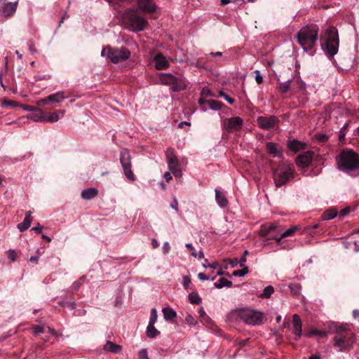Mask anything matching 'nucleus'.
<instances>
[{
  "label": "nucleus",
  "mask_w": 359,
  "mask_h": 359,
  "mask_svg": "<svg viewBox=\"0 0 359 359\" xmlns=\"http://www.w3.org/2000/svg\"><path fill=\"white\" fill-rule=\"evenodd\" d=\"M318 30L316 25H310L302 27L297 33L298 43L304 51H309L313 48L318 40Z\"/></svg>",
  "instance_id": "obj_1"
},
{
  "label": "nucleus",
  "mask_w": 359,
  "mask_h": 359,
  "mask_svg": "<svg viewBox=\"0 0 359 359\" xmlns=\"http://www.w3.org/2000/svg\"><path fill=\"white\" fill-rule=\"evenodd\" d=\"M338 168L346 172L359 170V155L353 149H343L337 157Z\"/></svg>",
  "instance_id": "obj_2"
},
{
  "label": "nucleus",
  "mask_w": 359,
  "mask_h": 359,
  "mask_svg": "<svg viewBox=\"0 0 359 359\" xmlns=\"http://www.w3.org/2000/svg\"><path fill=\"white\" fill-rule=\"evenodd\" d=\"M122 20L130 30L136 32L143 30L147 23L136 9L126 10L123 14Z\"/></svg>",
  "instance_id": "obj_3"
},
{
  "label": "nucleus",
  "mask_w": 359,
  "mask_h": 359,
  "mask_svg": "<svg viewBox=\"0 0 359 359\" xmlns=\"http://www.w3.org/2000/svg\"><path fill=\"white\" fill-rule=\"evenodd\" d=\"M336 336L334 337V346L339 351H343L348 348L354 342L353 333L348 329L339 326L336 329Z\"/></svg>",
  "instance_id": "obj_4"
},
{
  "label": "nucleus",
  "mask_w": 359,
  "mask_h": 359,
  "mask_svg": "<svg viewBox=\"0 0 359 359\" xmlns=\"http://www.w3.org/2000/svg\"><path fill=\"white\" fill-rule=\"evenodd\" d=\"M294 177V170L288 163L280 165L273 172L275 185L280 187Z\"/></svg>",
  "instance_id": "obj_5"
},
{
  "label": "nucleus",
  "mask_w": 359,
  "mask_h": 359,
  "mask_svg": "<svg viewBox=\"0 0 359 359\" xmlns=\"http://www.w3.org/2000/svg\"><path fill=\"white\" fill-rule=\"evenodd\" d=\"M101 55L109 59L113 63H118L128 59L130 52L126 48H112L107 46L102 48Z\"/></svg>",
  "instance_id": "obj_6"
},
{
  "label": "nucleus",
  "mask_w": 359,
  "mask_h": 359,
  "mask_svg": "<svg viewBox=\"0 0 359 359\" xmlns=\"http://www.w3.org/2000/svg\"><path fill=\"white\" fill-rule=\"evenodd\" d=\"M235 314L241 320L249 325H258L263 322V313L255 310L242 309L236 311Z\"/></svg>",
  "instance_id": "obj_7"
},
{
  "label": "nucleus",
  "mask_w": 359,
  "mask_h": 359,
  "mask_svg": "<svg viewBox=\"0 0 359 359\" xmlns=\"http://www.w3.org/2000/svg\"><path fill=\"white\" fill-rule=\"evenodd\" d=\"M158 82L165 85H170V89L174 92L181 91L187 87L186 82L182 78L175 77L170 73L158 74Z\"/></svg>",
  "instance_id": "obj_8"
},
{
  "label": "nucleus",
  "mask_w": 359,
  "mask_h": 359,
  "mask_svg": "<svg viewBox=\"0 0 359 359\" xmlns=\"http://www.w3.org/2000/svg\"><path fill=\"white\" fill-rule=\"evenodd\" d=\"M339 46V40L334 30L327 32V39L321 43L322 49L330 57L337 54Z\"/></svg>",
  "instance_id": "obj_9"
},
{
  "label": "nucleus",
  "mask_w": 359,
  "mask_h": 359,
  "mask_svg": "<svg viewBox=\"0 0 359 359\" xmlns=\"http://www.w3.org/2000/svg\"><path fill=\"white\" fill-rule=\"evenodd\" d=\"M120 162L126 178L130 181H134L135 177L131 170V157L128 149H124L121 150Z\"/></svg>",
  "instance_id": "obj_10"
},
{
  "label": "nucleus",
  "mask_w": 359,
  "mask_h": 359,
  "mask_svg": "<svg viewBox=\"0 0 359 359\" xmlns=\"http://www.w3.org/2000/svg\"><path fill=\"white\" fill-rule=\"evenodd\" d=\"M165 157L169 170L175 177H181L182 172L180 169L179 162L173 149H168L165 151Z\"/></svg>",
  "instance_id": "obj_11"
},
{
  "label": "nucleus",
  "mask_w": 359,
  "mask_h": 359,
  "mask_svg": "<svg viewBox=\"0 0 359 359\" xmlns=\"http://www.w3.org/2000/svg\"><path fill=\"white\" fill-rule=\"evenodd\" d=\"M243 119L239 116H235L225 119L223 122L224 128L228 132L238 131L243 126Z\"/></svg>",
  "instance_id": "obj_12"
},
{
  "label": "nucleus",
  "mask_w": 359,
  "mask_h": 359,
  "mask_svg": "<svg viewBox=\"0 0 359 359\" xmlns=\"http://www.w3.org/2000/svg\"><path fill=\"white\" fill-rule=\"evenodd\" d=\"M257 121L259 126L265 130L273 128L278 122V118L275 116H259Z\"/></svg>",
  "instance_id": "obj_13"
},
{
  "label": "nucleus",
  "mask_w": 359,
  "mask_h": 359,
  "mask_svg": "<svg viewBox=\"0 0 359 359\" xmlns=\"http://www.w3.org/2000/svg\"><path fill=\"white\" fill-rule=\"evenodd\" d=\"M156 320V310L155 308H153L151 311V317L146 331L147 336L149 338H154L157 335V330L154 326Z\"/></svg>",
  "instance_id": "obj_14"
},
{
  "label": "nucleus",
  "mask_w": 359,
  "mask_h": 359,
  "mask_svg": "<svg viewBox=\"0 0 359 359\" xmlns=\"http://www.w3.org/2000/svg\"><path fill=\"white\" fill-rule=\"evenodd\" d=\"M17 6L18 1L4 4L0 8V13L4 17H10L15 13Z\"/></svg>",
  "instance_id": "obj_15"
},
{
  "label": "nucleus",
  "mask_w": 359,
  "mask_h": 359,
  "mask_svg": "<svg viewBox=\"0 0 359 359\" xmlns=\"http://www.w3.org/2000/svg\"><path fill=\"white\" fill-rule=\"evenodd\" d=\"M63 91H59L56 93L48 95L41 100V102L47 104L48 102L60 103L66 99Z\"/></svg>",
  "instance_id": "obj_16"
},
{
  "label": "nucleus",
  "mask_w": 359,
  "mask_h": 359,
  "mask_svg": "<svg viewBox=\"0 0 359 359\" xmlns=\"http://www.w3.org/2000/svg\"><path fill=\"white\" fill-rule=\"evenodd\" d=\"M137 6L144 13H151L156 9V5L151 0H137Z\"/></svg>",
  "instance_id": "obj_17"
},
{
  "label": "nucleus",
  "mask_w": 359,
  "mask_h": 359,
  "mask_svg": "<svg viewBox=\"0 0 359 359\" xmlns=\"http://www.w3.org/2000/svg\"><path fill=\"white\" fill-rule=\"evenodd\" d=\"M292 325H293V334H294V339L297 340L302 335V323L297 314L292 316Z\"/></svg>",
  "instance_id": "obj_18"
},
{
  "label": "nucleus",
  "mask_w": 359,
  "mask_h": 359,
  "mask_svg": "<svg viewBox=\"0 0 359 359\" xmlns=\"http://www.w3.org/2000/svg\"><path fill=\"white\" fill-rule=\"evenodd\" d=\"M312 160V153L310 151L304 152L303 154H300L297 160L296 163L297 164L302 168L308 166Z\"/></svg>",
  "instance_id": "obj_19"
},
{
  "label": "nucleus",
  "mask_w": 359,
  "mask_h": 359,
  "mask_svg": "<svg viewBox=\"0 0 359 359\" xmlns=\"http://www.w3.org/2000/svg\"><path fill=\"white\" fill-rule=\"evenodd\" d=\"M32 221V212L28 211L26 212L23 222L18 224V229L20 230V231H24L27 230L30 226Z\"/></svg>",
  "instance_id": "obj_20"
},
{
  "label": "nucleus",
  "mask_w": 359,
  "mask_h": 359,
  "mask_svg": "<svg viewBox=\"0 0 359 359\" xmlns=\"http://www.w3.org/2000/svg\"><path fill=\"white\" fill-rule=\"evenodd\" d=\"M34 111L29 116V118L34 122L45 121L46 114L40 109L36 108Z\"/></svg>",
  "instance_id": "obj_21"
},
{
  "label": "nucleus",
  "mask_w": 359,
  "mask_h": 359,
  "mask_svg": "<svg viewBox=\"0 0 359 359\" xmlns=\"http://www.w3.org/2000/svg\"><path fill=\"white\" fill-rule=\"evenodd\" d=\"M104 349L105 351L114 353H121L122 348L121 346L116 344L110 341H107L104 346Z\"/></svg>",
  "instance_id": "obj_22"
},
{
  "label": "nucleus",
  "mask_w": 359,
  "mask_h": 359,
  "mask_svg": "<svg viewBox=\"0 0 359 359\" xmlns=\"http://www.w3.org/2000/svg\"><path fill=\"white\" fill-rule=\"evenodd\" d=\"M98 194V191L95 188H88L84 189L81 192V197L83 199L90 200L95 196H96Z\"/></svg>",
  "instance_id": "obj_23"
},
{
  "label": "nucleus",
  "mask_w": 359,
  "mask_h": 359,
  "mask_svg": "<svg viewBox=\"0 0 359 359\" xmlns=\"http://www.w3.org/2000/svg\"><path fill=\"white\" fill-rule=\"evenodd\" d=\"M266 148L268 154L272 155L273 157L278 156L280 154L277 147V145L275 143L267 142L266 144Z\"/></svg>",
  "instance_id": "obj_24"
},
{
  "label": "nucleus",
  "mask_w": 359,
  "mask_h": 359,
  "mask_svg": "<svg viewBox=\"0 0 359 359\" xmlns=\"http://www.w3.org/2000/svg\"><path fill=\"white\" fill-rule=\"evenodd\" d=\"M215 198L217 201V204L222 207H226L228 204V201L224 196V195L220 192L219 190H215Z\"/></svg>",
  "instance_id": "obj_25"
},
{
  "label": "nucleus",
  "mask_w": 359,
  "mask_h": 359,
  "mask_svg": "<svg viewBox=\"0 0 359 359\" xmlns=\"http://www.w3.org/2000/svg\"><path fill=\"white\" fill-rule=\"evenodd\" d=\"M162 311L165 320L168 321L172 320L177 316L176 312L170 307L164 308Z\"/></svg>",
  "instance_id": "obj_26"
},
{
  "label": "nucleus",
  "mask_w": 359,
  "mask_h": 359,
  "mask_svg": "<svg viewBox=\"0 0 359 359\" xmlns=\"http://www.w3.org/2000/svg\"><path fill=\"white\" fill-rule=\"evenodd\" d=\"M298 229V226H292L291 228L287 229L285 231H284L281 236L276 238V242L278 244H280V241H281V239H283V238H285V237H287V236H293L294 233H295V231Z\"/></svg>",
  "instance_id": "obj_27"
},
{
  "label": "nucleus",
  "mask_w": 359,
  "mask_h": 359,
  "mask_svg": "<svg viewBox=\"0 0 359 359\" xmlns=\"http://www.w3.org/2000/svg\"><path fill=\"white\" fill-rule=\"evenodd\" d=\"M169 67V60L162 54L158 53V70L164 69Z\"/></svg>",
  "instance_id": "obj_28"
},
{
  "label": "nucleus",
  "mask_w": 359,
  "mask_h": 359,
  "mask_svg": "<svg viewBox=\"0 0 359 359\" xmlns=\"http://www.w3.org/2000/svg\"><path fill=\"white\" fill-rule=\"evenodd\" d=\"M232 283L224 278H219L218 282L215 283V287L217 288H222L224 287H230Z\"/></svg>",
  "instance_id": "obj_29"
},
{
  "label": "nucleus",
  "mask_w": 359,
  "mask_h": 359,
  "mask_svg": "<svg viewBox=\"0 0 359 359\" xmlns=\"http://www.w3.org/2000/svg\"><path fill=\"white\" fill-rule=\"evenodd\" d=\"M60 118V116L57 112L49 113L45 115V121L50 123L57 122Z\"/></svg>",
  "instance_id": "obj_30"
},
{
  "label": "nucleus",
  "mask_w": 359,
  "mask_h": 359,
  "mask_svg": "<svg viewBox=\"0 0 359 359\" xmlns=\"http://www.w3.org/2000/svg\"><path fill=\"white\" fill-rule=\"evenodd\" d=\"M337 215V211L335 209H330L327 211H325L323 215V217L325 220H330L335 217Z\"/></svg>",
  "instance_id": "obj_31"
},
{
  "label": "nucleus",
  "mask_w": 359,
  "mask_h": 359,
  "mask_svg": "<svg viewBox=\"0 0 359 359\" xmlns=\"http://www.w3.org/2000/svg\"><path fill=\"white\" fill-rule=\"evenodd\" d=\"M274 288L271 285H269L264 289L263 292L259 295L261 298H269L273 293Z\"/></svg>",
  "instance_id": "obj_32"
},
{
  "label": "nucleus",
  "mask_w": 359,
  "mask_h": 359,
  "mask_svg": "<svg viewBox=\"0 0 359 359\" xmlns=\"http://www.w3.org/2000/svg\"><path fill=\"white\" fill-rule=\"evenodd\" d=\"M207 104H208L210 109L215 111L220 109L222 105L221 102L215 100H207Z\"/></svg>",
  "instance_id": "obj_33"
},
{
  "label": "nucleus",
  "mask_w": 359,
  "mask_h": 359,
  "mask_svg": "<svg viewBox=\"0 0 359 359\" xmlns=\"http://www.w3.org/2000/svg\"><path fill=\"white\" fill-rule=\"evenodd\" d=\"M289 147L291 150L297 151L303 149V144L297 140H293L292 142H290Z\"/></svg>",
  "instance_id": "obj_34"
},
{
  "label": "nucleus",
  "mask_w": 359,
  "mask_h": 359,
  "mask_svg": "<svg viewBox=\"0 0 359 359\" xmlns=\"http://www.w3.org/2000/svg\"><path fill=\"white\" fill-rule=\"evenodd\" d=\"M189 300L191 304H198L201 302L199 295L195 292H191L189 294Z\"/></svg>",
  "instance_id": "obj_35"
},
{
  "label": "nucleus",
  "mask_w": 359,
  "mask_h": 359,
  "mask_svg": "<svg viewBox=\"0 0 359 359\" xmlns=\"http://www.w3.org/2000/svg\"><path fill=\"white\" fill-rule=\"evenodd\" d=\"M306 335L307 337H312L313 335H320L321 337H326L327 336V332H323V331H320V330H312L306 334Z\"/></svg>",
  "instance_id": "obj_36"
},
{
  "label": "nucleus",
  "mask_w": 359,
  "mask_h": 359,
  "mask_svg": "<svg viewBox=\"0 0 359 359\" xmlns=\"http://www.w3.org/2000/svg\"><path fill=\"white\" fill-rule=\"evenodd\" d=\"M248 273V267H245L241 270H236V271H233V276L242 277V276H244L245 275H246Z\"/></svg>",
  "instance_id": "obj_37"
},
{
  "label": "nucleus",
  "mask_w": 359,
  "mask_h": 359,
  "mask_svg": "<svg viewBox=\"0 0 359 359\" xmlns=\"http://www.w3.org/2000/svg\"><path fill=\"white\" fill-rule=\"evenodd\" d=\"M83 280L84 277H81L78 280L75 281L72 285V289L74 290H78L80 288L81 284L83 283Z\"/></svg>",
  "instance_id": "obj_38"
},
{
  "label": "nucleus",
  "mask_w": 359,
  "mask_h": 359,
  "mask_svg": "<svg viewBox=\"0 0 359 359\" xmlns=\"http://www.w3.org/2000/svg\"><path fill=\"white\" fill-rule=\"evenodd\" d=\"M219 95L220 97H222L229 104H232L234 103V100L232 99L231 97H230L228 95H226L223 91H222V90L219 91Z\"/></svg>",
  "instance_id": "obj_39"
},
{
  "label": "nucleus",
  "mask_w": 359,
  "mask_h": 359,
  "mask_svg": "<svg viewBox=\"0 0 359 359\" xmlns=\"http://www.w3.org/2000/svg\"><path fill=\"white\" fill-rule=\"evenodd\" d=\"M289 88H290V80H288L285 82L281 83L280 85V89L282 91V93L287 92V90L289 89Z\"/></svg>",
  "instance_id": "obj_40"
},
{
  "label": "nucleus",
  "mask_w": 359,
  "mask_h": 359,
  "mask_svg": "<svg viewBox=\"0 0 359 359\" xmlns=\"http://www.w3.org/2000/svg\"><path fill=\"white\" fill-rule=\"evenodd\" d=\"M7 252L8 254V258L10 259V260H11L12 262H14V261L16 260L17 254H16V252L14 250L9 249L7 251Z\"/></svg>",
  "instance_id": "obj_41"
},
{
  "label": "nucleus",
  "mask_w": 359,
  "mask_h": 359,
  "mask_svg": "<svg viewBox=\"0 0 359 359\" xmlns=\"http://www.w3.org/2000/svg\"><path fill=\"white\" fill-rule=\"evenodd\" d=\"M186 248L191 252V255L194 257H197V252L191 243H187Z\"/></svg>",
  "instance_id": "obj_42"
},
{
  "label": "nucleus",
  "mask_w": 359,
  "mask_h": 359,
  "mask_svg": "<svg viewBox=\"0 0 359 359\" xmlns=\"http://www.w3.org/2000/svg\"><path fill=\"white\" fill-rule=\"evenodd\" d=\"M255 81L258 84H261L263 82V77L260 74V72L259 70H255Z\"/></svg>",
  "instance_id": "obj_43"
},
{
  "label": "nucleus",
  "mask_w": 359,
  "mask_h": 359,
  "mask_svg": "<svg viewBox=\"0 0 359 359\" xmlns=\"http://www.w3.org/2000/svg\"><path fill=\"white\" fill-rule=\"evenodd\" d=\"M140 359H149L147 355V351L145 348L140 350L138 353Z\"/></svg>",
  "instance_id": "obj_44"
},
{
  "label": "nucleus",
  "mask_w": 359,
  "mask_h": 359,
  "mask_svg": "<svg viewBox=\"0 0 359 359\" xmlns=\"http://www.w3.org/2000/svg\"><path fill=\"white\" fill-rule=\"evenodd\" d=\"M44 327L41 325H36L33 328V332L35 334L43 332Z\"/></svg>",
  "instance_id": "obj_45"
},
{
  "label": "nucleus",
  "mask_w": 359,
  "mask_h": 359,
  "mask_svg": "<svg viewBox=\"0 0 359 359\" xmlns=\"http://www.w3.org/2000/svg\"><path fill=\"white\" fill-rule=\"evenodd\" d=\"M162 250H163V253H165V254H168L170 252V245L168 242H165L163 243Z\"/></svg>",
  "instance_id": "obj_46"
},
{
  "label": "nucleus",
  "mask_w": 359,
  "mask_h": 359,
  "mask_svg": "<svg viewBox=\"0 0 359 359\" xmlns=\"http://www.w3.org/2000/svg\"><path fill=\"white\" fill-rule=\"evenodd\" d=\"M350 212V208H346L343 210H341L340 212H339V217L340 218H343L346 215H347Z\"/></svg>",
  "instance_id": "obj_47"
},
{
  "label": "nucleus",
  "mask_w": 359,
  "mask_h": 359,
  "mask_svg": "<svg viewBox=\"0 0 359 359\" xmlns=\"http://www.w3.org/2000/svg\"><path fill=\"white\" fill-rule=\"evenodd\" d=\"M170 207L176 212H178V202L175 198H174L172 201L170 203Z\"/></svg>",
  "instance_id": "obj_48"
},
{
  "label": "nucleus",
  "mask_w": 359,
  "mask_h": 359,
  "mask_svg": "<svg viewBox=\"0 0 359 359\" xmlns=\"http://www.w3.org/2000/svg\"><path fill=\"white\" fill-rule=\"evenodd\" d=\"M228 262L233 268L237 266L238 264H240L239 260L237 258L234 259H228Z\"/></svg>",
  "instance_id": "obj_49"
},
{
  "label": "nucleus",
  "mask_w": 359,
  "mask_h": 359,
  "mask_svg": "<svg viewBox=\"0 0 359 359\" xmlns=\"http://www.w3.org/2000/svg\"><path fill=\"white\" fill-rule=\"evenodd\" d=\"M43 229V226H41L39 223H38L35 226L32 227V230L36 233H41V230Z\"/></svg>",
  "instance_id": "obj_50"
},
{
  "label": "nucleus",
  "mask_w": 359,
  "mask_h": 359,
  "mask_svg": "<svg viewBox=\"0 0 359 359\" xmlns=\"http://www.w3.org/2000/svg\"><path fill=\"white\" fill-rule=\"evenodd\" d=\"M60 305L61 306H65V305H67L68 306H69L72 309H75L76 307V304L74 302H61L60 303Z\"/></svg>",
  "instance_id": "obj_51"
},
{
  "label": "nucleus",
  "mask_w": 359,
  "mask_h": 359,
  "mask_svg": "<svg viewBox=\"0 0 359 359\" xmlns=\"http://www.w3.org/2000/svg\"><path fill=\"white\" fill-rule=\"evenodd\" d=\"M198 278L201 280H208L210 279V277L206 276L205 274L203 273H199L198 274Z\"/></svg>",
  "instance_id": "obj_52"
},
{
  "label": "nucleus",
  "mask_w": 359,
  "mask_h": 359,
  "mask_svg": "<svg viewBox=\"0 0 359 359\" xmlns=\"http://www.w3.org/2000/svg\"><path fill=\"white\" fill-rule=\"evenodd\" d=\"M29 50L31 53L34 54L36 53V49L32 42L29 43Z\"/></svg>",
  "instance_id": "obj_53"
},
{
  "label": "nucleus",
  "mask_w": 359,
  "mask_h": 359,
  "mask_svg": "<svg viewBox=\"0 0 359 359\" xmlns=\"http://www.w3.org/2000/svg\"><path fill=\"white\" fill-rule=\"evenodd\" d=\"M191 283V280L189 277L186 276V277H184V279H183V285L184 286V287H187L189 284Z\"/></svg>",
  "instance_id": "obj_54"
},
{
  "label": "nucleus",
  "mask_w": 359,
  "mask_h": 359,
  "mask_svg": "<svg viewBox=\"0 0 359 359\" xmlns=\"http://www.w3.org/2000/svg\"><path fill=\"white\" fill-rule=\"evenodd\" d=\"M163 177L166 182H169L172 179V176H171L170 173L168 172H166L164 174Z\"/></svg>",
  "instance_id": "obj_55"
},
{
  "label": "nucleus",
  "mask_w": 359,
  "mask_h": 359,
  "mask_svg": "<svg viewBox=\"0 0 359 359\" xmlns=\"http://www.w3.org/2000/svg\"><path fill=\"white\" fill-rule=\"evenodd\" d=\"M210 55L211 56H214V57H221L222 55V52H216V53H213V52H211L210 53Z\"/></svg>",
  "instance_id": "obj_56"
},
{
  "label": "nucleus",
  "mask_w": 359,
  "mask_h": 359,
  "mask_svg": "<svg viewBox=\"0 0 359 359\" xmlns=\"http://www.w3.org/2000/svg\"><path fill=\"white\" fill-rule=\"evenodd\" d=\"M219 267V264L217 262H213L212 264H210L208 265V268L215 269Z\"/></svg>",
  "instance_id": "obj_57"
},
{
  "label": "nucleus",
  "mask_w": 359,
  "mask_h": 359,
  "mask_svg": "<svg viewBox=\"0 0 359 359\" xmlns=\"http://www.w3.org/2000/svg\"><path fill=\"white\" fill-rule=\"evenodd\" d=\"M238 260L240 262V266H243L244 263L246 262V257H245V255H243L242 257Z\"/></svg>",
  "instance_id": "obj_58"
},
{
  "label": "nucleus",
  "mask_w": 359,
  "mask_h": 359,
  "mask_svg": "<svg viewBox=\"0 0 359 359\" xmlns=\"http://www.w3.org/2000/svg\"><path fill=\"white\" fill-rule=\"evenodd\" d=\"M276 229V226L273 224H271L267 227L266 232L269 233L270 231H273Z\"/></svg>",
  "instance_id": "obj_59"
},
{
  "label": "nucleus",
  "mask_w": 359,
  "mask_h": 359,
  "mask_svg": "<svg viewBox=\"0 0 359 359\" xmlns=\"http://www.w3.org/2000/svg\"><path fill=\"white\" fill-rule=\"evenodd\" d=\"M39 260V257H36V256H32L30 258H29V261L31 262H37Z\"/></svg>",
  "instance_id": "obj_60"
},
{
  "label": "nucleus",
  "mask_w": 359,
  "mask_h": 359,
  "mask_svg": "<svg viewBox=\"0 0 359 359\" xmlns=\"http://www.w3.org/2000/svg\"><path fill=\"white\" fill-rule=\"evenodd\" d=\"M3 105L4 106H13V104L11 101H4L3 102Z\"/></svg>",
  "instance_id": "obj_61"
},
{
  "label": "nucleus",
  "mask_w": 359,
  "mask_h": 359,
  "mask_svg": "<svg viewBox=\"0 0 359 359\" xmlns=\"http://www.w3.org/2000/svg\"><path fill=\"white\" fill-rule=\"evenodd\" d=\"M231 0H221V5L222 6H225L226 4H228L229 3H230Z\"/></svg>",
  "instance_id": "obj_62"
},
{
  "label": "nucleus",
  "mask_w": 359,
  "mask_h": 359,
  "mask_svg": "<svg viewBox=\"0 0 359 359\" xmlns=\"http://www.w3.org/2000/svg\"><path fill=\"white\" fill-rule=\"evenodd\" d=\"M197 257L199 259H203L204 258V254L202 251H200L198 253H197Z\"/></svg>",
  "instance_id": "obj_63"
},
{
  "label": "nucleus",
  "mask_w": 359,
  "mask_h": 359,
  "mask_svg": "<svg viewBox=\"0 0 359 359\" xmlns=\"http://www.w3.org/2000/svg\"><path fill=\"white\" fill-rule=\"evenodd\" d=\"M42 238H43L44 240H46L47 242H50V241H51L50 238V237H48V236H46V235L43 234V235H42Z\"/></svg>",
  "instance_id": "obj_64"
}]
</instances>
